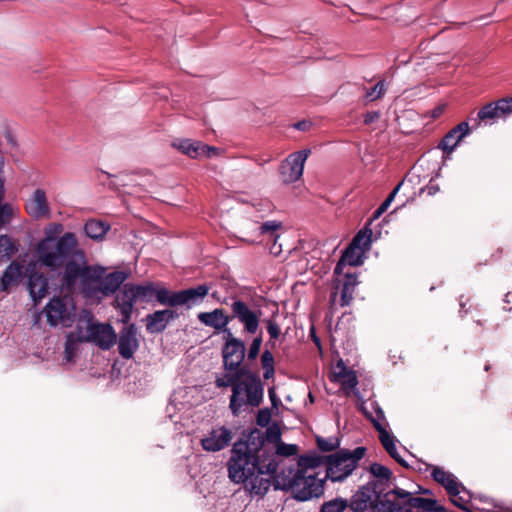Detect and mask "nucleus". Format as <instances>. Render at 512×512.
Wrapping results in <instances>:
<instances>
[{"mask_svg": "<svg viewBox=\"0 0 512 512\" xmlns=\"http://www.w3.org/2000/svg\"><path fill=\"white\" fill-rule=\"evenodd\" d=\"M233 438L232 431L226 427L212 429L201 440V445L205 451L217 452L229 445Z\"/></svg>", "mask_w": 512, "mask_h": 512, "instance_id": "nucleus-16", "label": "nucleus"}, {"mask_svg": "<svg viewBox=\"0 0 512 512\" xmlns=\"http://www.w3.org/2000/svg\"><path fill=\"white\" fill-rule=\"evenodd\" d=\"M117 307L124 323L129 322L136 301L133 284L127 283L116 297Z\"/></svg>", "mask_w": 512, "mask_h": 512, "instance_id": "nucleus-21", "label": "nucleus"}, {"mask_svg": "<svg viewBox=\"0 0 512 512\" xmlns=\"http://www.w3.org/2000/svg\"><path fill=\"white\" fill-rule=\"evenodd\" d=\"M310 154V149H303L291 153L284 161H282L278 172L283 183L291 184L302 177L305 162Z\"/></svg>", "mask_w": 512, "mask_h": 512, "instance_id": "nucleus-11", "label": "nucleus"}, {"mask_svg": "<svg viewBox=\"0 0 512 512\" xmlns=\"http://www.w3.org/2000/svg\"><path fill=\"white\" fill-rule=\"evenodd\" d=\"M437 190H438V189H437L436 187H434V186H429V187H428V193H429L430 195L435 194V193L437 192Z\"/></svg>", "mask_w": 512, "mask_h": 512, "instance_id": "nucleus-59", "label": "nucleus"}, {"mask_svg": "<svg viewBox=\"0 0 512 512\" xmlns=\"http://www.w3.org/2000/svg\"><path fill=\"white\" fill-rule=\"evenodd\" d=\"M436 501L428 498L421 497H409V500L404 502V509H408L411 512L412 508L421 509L426 512L436 511Z\"/></svg>", "mask_w": 512, "mask_h": 512, "instance_id": "nucleus-33", "label": "nucleus"}, {"mask_svg": "<svg viewBox=\"0 0 512 512\" xmlns=\"http://www.w3.org/2000/svg\"><path fill=\"white\" fill-rule=\"evenodd\" d=\"M28 289L34 304L37 305L48 292L47 278L39 273L31 274L28 280Z\"/></svg>", "mask_w": 512, "mask_h": 512, "instance_id": "nucleus-27", "label": "nucleus"}, {"mask_svg": "<svg viewBox=\"0 0 512 512\" xmlns=\"http://www.w3.org/2000/svg\"><path fill=\"white\" fill-rule=\"evenodd\" d=\"M348 507V500L337 497L335 499L324 502L319 512H344Z\"/></svg>", "mask_w": 512, "mask_h": 512, "instance_id": "nucleus-38", "label": "nucleus"}, {"mask_svg": "<svg viewBox=\"0 0 512 512\" xmlns=\"http://www.w3.org/2000/svg\"><path fill=\"white\" fill-rule=\"evenodd\" d=\"M157 301L162 305L177 306V292L171 293L165 288L156 289L155 295Z\"/></svg>", "mask_w": 512, "mask_h": 512, "instance_id": "nucleus-41", "label": "nucleus"}, {"mask_svg": "<svg viewBox=\"0 0 512 512\" xmlns=\"http://www.w3.org/2000/svg\"><path fill=\"white\" fill-rule=\"evenodd\" d=\"M244 374V369H237L217 375L215 379L216 387L232 388L229 408L234 416H238L245 407H258L263 400L264 389L260 378L248 373L245 379L240 380Z\"/></svg>", "mask_w": 512, "mask_h": 512, "instance_id": "nucleus-3", "label": "nucleus"}, {"mask_svg": "<svg viewBox=\"0 0 512 512\" xmlns=\"http://www.w3.org/2000/svg\"><path fill=\"white\" fill-rule=\"evenodd\" d=\"M364 258L365 252H363L361 249H358L356 246L350 244L344 251L337 266L335 267V272H340L342 265L345 264H348L350 266H358L363 263Z\"/></svg>", "mask_w": 512, "mask_h": 512, "instance_id": "nucleus-29", "label": "nucleus"}, {"mask_svg": "<svg viewBox=\"0 0 512 512\" xmlns=\"http://www.w3.org/2000/svg\"><path fill=\"white\" fill-rule=\"evenodd\" d=\"M44 313L51 326L69 327L76 316V306L68 295L54 297L45 306Z\"/></svg>", "mask_w": 512, "mask_h": 512, "instance_id": "nucleus-9", "label": "nucleus"}, {"mask_svg": "<svg viewBox=\"0 0 512 512\" xmlns=\"http://www.w3.org/2000/svg\"><path fill=\"white\" fill-rule=\"evenodd\" d=\"M317 444L320 450L329 452L333 451L338 446V441L336 439H323L317 438Z\"/></svg>", "mask_w": 512, "mask_h": 512, "instance_id": "nucleus-50", "label": "nucleus"}, {"mask_svg": "<svg viewBox=\"0 0 512 512\" xmlns=\"http://www.w3.org/2000/svg\"><path fill=\"white\" fill-rule=\"evenodd\" d=\"M80 329V339L97 345L102 350H109L114 346L117 335L110 324L99 323L91 312L83 310L77 319Z\"/></svg>", "mask_w": 512, "mask_h": 512, "instance_id": "nucleus-4", "label": "nucleus"}, {"mask_svg": "<svg viewBox=\"0 0 512 512\" xmlns=\"http://www.w3.org/2000/svg\"><path fill=\"white\" fill-rule=\"evenodd\" d=\"M173 146L191 158H197L201 155L210 156L211 153L216 152V148L190 139L176 140L173 142Z\"/></svg>", "mask_w": 512, "mask_h": 512, "instance_id": "nucleus-23", "label": "nucleus"}, {"mask_svg": "<svg viewBox=\"0 0 512 512\" xmlns=\"http://www.w3.org/2000/svg\"><path fill=\"white\" fill-rule=\"evenodd\" d=\"M15 208L9 203L0 202V228L11 222Z\"/></svg>", "mask_w": 512, "mask_h": 512, "instance_id": "nucleus-45", "label": "nucleus"}, {"mask_svg": "<svg viewBox=\"0 0 512 512\" xmlns=\"http://www.w3.org/2000/svg\"><path fill=\"white\" fill-rule=\"evenodd\" d=\"M478 118L480 120H495V119L502 118V117L499 113L496 103L491 102L479 110Z\"/></svg>", "mask_w": 512, "mask_h": 512, "instance_id": "nucleus-42", "label": "nucleus"}, {"mask_svg": "<svg viewBox=\"0 0 512 512\" xmlns=\"http://www.w3.org/2000/svg\"><path fill=\"white\" fill-rule=\"evenodd\" d=\"M282 226V223L276 220L266 221L259 226V231L261 234L270 235L271 239L277 240L278 235L276 231Z\"/></svg>", "mask_w": 512, "mask_h": 512, "instance_id": "nucleus-44", "label": "nucleus"}, {"mask_svg": "<svg viewBox=\"0 0 512 512\" xmlns=\"http://www.w3.org/2000/svg\"><path fill=\"white\" fill-rule=\"evenodd\" d=\"M378 118H379V113L378 112H374V111L373 112H368L364 116V123L365 124L373 123Z\"/></svg>", "mask_w": 512, "mask_h": 512, "instance_id": "nucleus-54", "label": "nucleus"}, {"mask_svg": "<svg viewBox=\"0 0 512 512\" xmlns=\"http://www.w3.org/2000/svg\"><path fill=\"white\" fill-rule=\"evenodd\" d=\"M21 274L22 266L16 261L11 262L0 279V292H8L12 286L17 284Z\"/></svg>", "mask_w": 512, "mask_h": 512, "instance_id": "nucleus-28", "label": "nucleus"}, {"mask_svg": "<svg viewBox=\"0 0 512 512\" xmlns=\"http://www.w3.org/2000/svg\"><path fill=\"white\" fill-rule=\"evenodd\" d=\"M139 348L137 328L134 324L124 327L119 334L118 350L124 359H130Z\"/></svg>", "mask_w": 512, "mask_h": 512, "instance_id": "nucleus-17", "label": "nucleus"}, {"mask_svg": "<svg viewBox=\"0 0 512 512\" xmlns=\"http://www.w3.org/2000/svg\"><path fill=\"white\" fill-rule=\"evenodd\" d=\"M298 447L294 444H285L283 442L277 445L276 454L280 456H293L297 453Z\"/></svg>", "mask_w": 512, "mask_h": 512, "instance_id": "nucleus-47", "label": "nucleus"}, {"mask_svg": "<svg viewBox=\"0 0 512 512\" xmlns=\"http://www.w3.org/2000/svg\"><path fill=\"white\" fill-rule=\"evenodd\" d=\"M311 127V122L309 121H299L294 124V128L299 131H307Z\"/></svg>", "mask_w": 512, "mask_h": 512, "instance_id": "nucleus-55", "label": "nucleus"}, {"mask_svg": "<svg viewBox=\"0 0 512 512\" xmlns=\"http://www.w3.org/2000/svg\"><path fill=\"white\" fill-rule=\"evenodd\" d=\"M469 133V124L461 122L451 129L439 143V148L444 152L451 153L458 143Z\"/></svg>", "mask_w": 512, "mask_h": 512, "instance_id": "nucleus-25", "label": "nucleus"}, {"mask_svg": "<svg viewBox=\"0 0 512 512\" xmlns=\"http://www.w3.org/2000/svg\"><path fill=\"white\" fill-rule=\"evenodd\" d=\"M324 461V457L318 454L301 456L299 458V469L297 471H308L311 472L312 469L319 467Z\"/></svg>", "mask_w": 512, "mask_h": 512, "instance_id": "nucleus-37", "label": "nucleus"}, {"mask_svg": "<svg viewBox=\"0 0 512 512\" xmlns=\"http://www.w3.org/2000/svg\"><path fill=\"white\" fill-rule=\"evenodd\" d=\"M18 251V244L8 235H0V261L9 260Z\"/></svg>", "mask_w": 512, "mask_h": 512, "instance_id": "nucleus-34", "label": "nucleus"}, {"mask_svg": "<svg viewBox=\"0 0 512 512\" xmlns=\"http://www.w3.org/2000/svg\"><path fill=\"white\" fill-rule=\"evenodd\" d=\"M381 491H378V500L372 505L370 512H409L402 505L391 501L388 497L381 498Z\"/></svg>", "mask_w": 512, "mask_h": 512, "instance_id": "nucleus-31", "label": "nucleus"}, {"mask_svg": "<svg viewBox=\"0 0 512 512\" xmlns=\"http://www.w3.org/2000/svg\"><path fill=\"white\" fill-rule=\"evenodd\" d=\"M133 291L137 302H150L154 298L156 288L152 283L144 285L133 284Z\"/></svg>", "mask_w": 512, "mask_h": 512, "instance_id": "nucleus-36", "label": "nucleus"}, {"mask_svg": "<svg viewBox=\"0 0 512 512\" xmlns=\"http://www.w3.org/2000/svg\"><path fill=\"white\" fill-rule=\"evenodd\" d=\"M451 498L452 503L463 509L468 511V503L470 499V494L464 487V490L462 488L457 489L456 495H449Z\"/></svg>", "mask_w": 512, "mask_h": 512, "instance_id": "nucleus-43", "label": "nucleus"}, {"mask_svg": "<svg viewBox=\"0 0 512 512\" xmlns=\"http://www.w3.org/2000/svg\"><path fill=\"white\" fill-rule=\"evenodd\" d=\"M435 512H446V510L444 508H440V509L436 510Z\"/></svg>", "mask_w": 512, "mask_h": 512, "instance_id": "nucleus-62", "label": "nucleus"}, {"mask_svg": "<svg viewBox=\"0 0 512 512\" xmlns=\"http://www.w3.org/2000/svg\"><path fill=\"white\" fill-rule=\"evenodd\" d=\"M501 117H505L508 114L512 113V97L511 98H502L495 102Z\"/></svg>", "mask_w": 512, "mask_h": 512, "instance_id": "nucleus-49", "label": "nucleus"}, {"mask_svg": "<svg viewBox=\"0 0 512 512\" xmlns=\"http://www.w3.org/2000/svg\"><path fill=\"white\" fill-rule=\"evenodd\" d=\"M261 345H262V336L259 335L257 337H255L250 346H249V349L247 351V359L249 361H253L257 358L259 352H260V349H261Z\"/></svg>", "mask_w": 512, "mask_h": 512, "instance_id": "nucleus-46", "label": "nucleus"}, {"mask_svg": "<svg viewBox=\"0 0 512 512\" xmlns=\"http://www.w3.org/2000/svg\"><path fill=\"white\" fill-rule=\"evenodd\" d=\"M391 494L395 495L396 497H398L399 499H403V503L407 500H409V497L412 496V494L404 489H401V488H395V489H392L390 491H388L387 493H385V497H389Z\"/></svg>", "mask_w": 512, "mask_h": 512, "instance_id": "nucleus-52", "label": "nucleus"}, {"mask_svg": "<svg viewBox=\"0 0 512 512\" xmlns=\"http://www.w3.org/2000/svg\"><path fill=\"white\" fill-rule=\"evenodd\" d=\"M232 318L237 319L249 334H255L259 328L262 311L260 309H252L246 302L242 300H234L231 304Z\"/></svg>", "mask_w": 512, "mask_h": 512, "instance_id": "nucleus-12", "label": "nucleus"}, {"mask_svg": "<svg viewBox=\"0 0 512 512\" xmlns=\"http://www.w3.org/2000/svg\"><path fill=\"white\" fill-rule=\"evenodd\" d=\"M272 240H273V242H274V243H273V245L270 247V252H271L272 254H274V255H278V254H280V252H281V246H280V245H279V246H277V244H276L277 240H275V239H272Z\"/></svg>", "mask_w": 512, "mask_h": 512, "instance_id": "nucleus-57", "label": "nucleus"}, {"mask_svg": "<svg viewBox=\"0 0 512 512\" xmlns=\"http://www.w3.org/2000/svg\"><path fill=\"white\" fill-rule=\"evenodd\" d=\"M25 211L35 220L50 219L52 212L44 189L37 188L31 193L25 201Z\"/></svg>", "mask_w": 512, "mask_h": 512, "instance_id": "nucleus-13", "label": "nucleus"}, {"mask_svg": "<svg viewBox=\"0 0 512 512\" xmlns=\"http://www.w3.org/2000/svg\"><path fill=\"white\" fill-rule=\"evenodd\" d=\"M210 287L207 284H202L194 288L185 289L177 292V306L185 305L191 308L200 304L208 295Z\"/></svg>", "mask_w": 512, "mask_h": 512, "instance_id": "nucleus-20", "label": "nucleus"}, {"mask_svg": "<svg viewBox=\"0 0 512 512\" xmlns=\"http://www.w3.org/2000/svg\"><path fill=\"white\" fill-rule=\"evenodd\" d=\"M365 451L364 447H357L353 451L341 449L328 456L326 477L333 482H343L356 469Z\"/></svg>", "mask_w": 512, "mask_h": 512, "instance_id": "nucleus-6", "label": "nucleus"}, {"mask_svg": "<svg viewBox=\"0 0 512 512\" xmlns=\"http://www.w3.org/2000/svg\"><path fill=\"white\" fill-rule=\"evenodd\" d=\"M224 344L222 347L223 367L225 371H235L242 369L246 356V348L244 341L233 335L231 330L226 331L224 336Z\"/></svg>", "mask_w": 512, "mask_h": 512, "instance_id": "nucleus-10", "label": "nucleus"}, {"mask_svg": "<svg viewBox=\"0 0 512 512\" xmlns=\"http://www.w3.org/2000/svg\"><path fill=\"white\" fill-rule=\"evenodd\" d=\"M370 472L375 478H377V481H375L377 484L389 481L392 476L390 469L379 463L372 464L370 466Z\"/></svg>", "mask_w": 512, "mask_h": 512, "instance_id": "nucleus-40", "label": "nucleus"}, {"mask_svg": "<svg viewBox=\"0 0 512 512\" xmlns=\"http://www.w3.org/2000/svg\"><path fill=\"white\" fill-rule=\"evenodd\" d=\"M383 213V211H380V207H378L377 210L374 212V218H379Z\"/></svg>", "mask_w": 512, "mask_h": 512, "instance_id": "nucleus-60", "label": "nucleus"}, {"mask_svg": "<svg viewBox=\"0 0 512 512\" xmlns=\"http://www.w3.org/2000/svg\"><path fill=\"white\" fill-rule=\"evenodd\" d=\"M39 261L46 267L56 270L64 266L62 278L71 281L78 272V265L86 263L84 253L78 248L76 236L67 232L51 247V240L45 239L37 246Z\"/></svg>", "mask_w": 512, "mask_h": 512, "instance_id": "nucleus-2", "label": "nucleus"}, {"mask_svg": "<svg viewBox=\"0 0 512 512\" xmlns=\"http://www.w3.org/2000/svg\"><path fill=\"white\" fill-rule=\"evenodd\" d=\"M370 406L371 411H367L366 408H363V411L379 433L381 444L393 459H395L402 466H407L406 462L397 452L395 437L386 429L387 422L384 411L375 401L371 402Z\"/></svg>", "mask_w": 512, "mask_h": 512, "instance_id": "nucleus-8", "label": "nucleus"}, {"mask_svg": "<svg viewBox=\"0 0 512 512\" xmlns=\"http://www.w3.org/2000/svg\"><path fill=\"white\" fill-rule=\"evenodd\" d=\"M105 272V267L100 265H78V272L75 277L71 281L62 278V286L67 293H71L79 279V290L83 297L90 302H99L101 276Z\"/></svg>", "mask_w": 512, "mask_h": 512, "instance_id": "nucleus-5", "label": "nucleus"}, {"mask_svg": "<svg viewBox=\"0 0 512 512\" xmlns=\"http://www.w3.org/2000/svg\"><path fill=\"white\" fill-rule=\"evenodd\" d=\"M385 93V85L383 81H379L371 90L366 92V98L374 101Z\"/></svg>", "mask_w": 512, "mask_h": 512, "instance_id": "nucleus-48", "label": "nucleus"}, {"mask_svg": "<svg viewBox=\"0 0 512 512\" xmlns=\"http://www.w3.org/2000/svg\"><path fill=\"white\" fill-rule=\"evenodd\" d=\"M372 235V230L368 227H365L355 235L351 244L366 253L371 248Z\"/></svg>", "mask_w": 512, "mask_h": 512, "instance_id": "nucleus-35", "label": "nucleus"}, {"mask_svg": "<svg viewBox=\"0 0 512 512\" xmlns=\"http://www.w3.org/2000/svg\"><path fill=\"white\" fill-rule=\"evenodd\" d=\"M264 443L260 433L235 442L227 463L229 479L236 484L243 483L252 496H264L277 471L276 455Z\"/></svg>", "mask_w": 512, "mask_h": 512, "instance_id": "nucleus-1", "label": "nucleus"}, {"mask_svg": "<svg viewBox=\"0 0 512 512\" xmlns=\"http://www.w3.org/2000/svg\"><path fill=\"white\" fill-rule=\"evenodd\" d=\"M378 500V491L376 482H368L360 487L348 501V507L353 512L371 511L372 505Z\"/></svg>", "mask_w": 512, "mask_h": 512, "instance_id": "nucleus-14", "label": "nucleus"}, {"mask_svg": "<svg viewBox=\"0 0 512 512\" xmlns=\"http://www.w3.org/2000/svg\"><path fill=\"white\" fill-rule=\"evenodd\" d=\"M84 230L89 238L99 240L106 235L109 225L103 221L91 219L85 223Z\"/></svg>", "mask_w": 512, "mask_h": 512, "instance_id": "nucleus-32", "label": "nucleus"}, {"mask_svg": "<svg viewBox=\"0 0 512 512\" xmlns=\"http://www.w3.org/2000/svg\"><path fill=\"white\" fill-rule=\"evenodd\" d=\"M285 489L291 490L295 499L308 501L318 498L324 493V479L308 471H296L291 479L284 484Z\"/></svg>", "mask_w": 512, "mask_h": 512, "instance_id": "nucleus-7", "label": "nucleus"}, {"mask_svg": "<svg viewBox=\"0 0 512 512\" xmlns=\"http://www.w3.org/2000/svg\"><path fill=\"white\" fill-rule=\"evenodd\" d=\"M401 185H402V182L399 183L393 190L392 192L389 194V196L386 198V200L379 206L380 207V211H383L385 212L387 210V208L390 206V204L393 202L395 196L397 195V193L399 192L400 188H401Z\"/></svg>", "mask_w": 512, "mask_h": 512, "instance_id": "nucleus-51", "label": "nucleus"}, {"mask_svg": "<svg viewBox=\"0 0 512 512\" xmlns=\"http://www.w3.org/2000/svg\"><path fill=\"white\" fill-rule=\"evenodd\" d=\"M197 318L200 323L213 328L218 333H224V336L226 331L230 330L227 326L231 321V316L227 315L221 308H216L210 312H200Z\"/></svg>", "mask_w": 512, "mask_h": 512, "instance_id": "nucleus-18", "label": "nucleus"}, {"mask_svg": "<svg viewBox=\"0 0 512 512\" xmlns=\"http://www.w3.org/2000/svg\"><path fill=\"white\" fill-rule=\"evenodd\" d=\"M330 380L340 384L347 395L351 392L356 396L358 395V391L356 390V386L358 384L357 375L355 371L345 366L343 360L340 359L332 369Z\"/></svg>", "mask_w": 512, "mask_h": 512, "instance_id": "nucleus-15", "label": "nucleus"}, {"mask_svg": "<svg viewBox=\"0 0 512 512\" xmlns=\"http://www.w3.org/2000/svg\"><path fill=\"white\" fill-rule=\"evenodd\" d=\"M356 287V279L348 276L347 279L340 287H335V289L331 292L330 295V304L331 306H336L339 304L344 307L351 303L353 299V294L355 292Z\"/></svg>", "mask_w": 512, "mask_h": 512, "instance_id": "nucleus-22", "label": "nucleus"}, {"mask_svg": "<svg viewBox=\"0 0 512 512\" xmlns=\"http://www.w3.org/2000/svg\"><path fill=\"white\" fill-rule=\"evenodd\" d=\"M5 179L4 177L0 176V202L4 199L5 194Z\"/></svg>", "mask_w": 512, "mask_h": 512, "instance_id": "nucleus-58", "label": "nucleus"}, {"mask_svg": "<svg viewBox=\"0 0 512 512\" xmlns=\"http://www.w3.org/2000/svg\"><path fill=\"white\" fill-rule=\"evenodd\" d=\"M267 332L271 339H276L280 335V328L278 324L273 320L267 321Z\"/></svg>", "mask_w": 512, "mask_h": 512, "instance_id": "nucleus-53", "label": "nucleus"}, {"mask_svg": "<svg viewBox=\"0 0 512 512\" xmlns=\"http://www.w3.org/2000/svg\"><path fill=\"white\" fill-rule=\"evenodd\" d=\"M261 365L264 370L263 377L268 380L274 377V356L269 350H265L261 355Z\"/></svg>", "mask_w": 512, "mask_h": 512, "instance_id": "nucleus-39", "label": "nucleus"}, {"mask_svg": "<svg viewBox=\"0 0 512 512\" xmlns=\"http://www.w3.org/2000/svg\"><path fill=\"white\" fill-rule=\"evenodd\" d=\"M444 109H445V105H441V106L436 107L432 111V117L433 118L439 117L443 113Z\"/></svg>", "mask_w": 512, "mask_h": 512, "instance_id": "nucleus-56", "label": "nucleus"}, {"mask_svg": "<svg viewBox=\"0 0 512 512\" xmlns=\"http://www.w3.org/2000/svg\"><path fill=\"white\" fill-rule=\"evenodd\" d=\"M178 317V314L171 309L155 311L146 316V330L149 333H160L165 330L168 323Z\"/></svg>", "mask_w": 512, "mask_h": 512, "instance_id": "nucleus-19", "label": "nucleus"}, {"mask_svg": "<svg viewBox=\"0 0 512 512\" xmlns=\"http://www.w3.org/2000/svg\"><path fill=\"white\" fill-rule=\"evenodd\" d=\"M127 279V274L123 271H115L101 276V285L99 290V302L114 294L121 284Z\"/></svg>", "mask_w": 512, "mask_h": 512, "instance_id": "nucleus-24", "label": "nucleus"}, {"mask_svg": "<svg viewBox=\"0 0 512 512\" xmlns=\"http://www.w3.org/2000/svg\"><path fill=\"white\" fill-rule=\"evenodd\" d=\"M269 396L270 398L273 400V397H274V392L272 389H269Z\"/></svg>", "mask_w": 512, "mask_h": 512, "instance_id": "nucleus-61", "label": "nucleus"}, {"mask_svg": "<svg viewBox=\"0 0 512 512\" xmlns=\"http://www.w3.org/2000/svg\"><path fill=\"white\" fill-rule=\"evenodd\" d=\"M84 342H86V340L80 339V329L76 325L75 329L69 332L66 336L64 360L66 362H71L77 355L80 344Z\"/></svg>", "mask_w": 512, "mask_h": 512, "instance_id": "nucleus-30", "label": "nucleus"}, {"mask_svg": "<svg viewBox=\"0 0 512 512\" xmlns=\"http://www.w3.org/2000/svg\"><path fill=\"white\" fill-rule=\"evenodd\" d=\"M431 476L433 479L441 484L449 495H456L457 489L464 486L457 480V478L450 472L438 466H431Z\"/></svg>", "mask_w": 512, "mask_h": 512, "instance_id": "nucleus-26", "label": "nucleus"}]
</instances>
